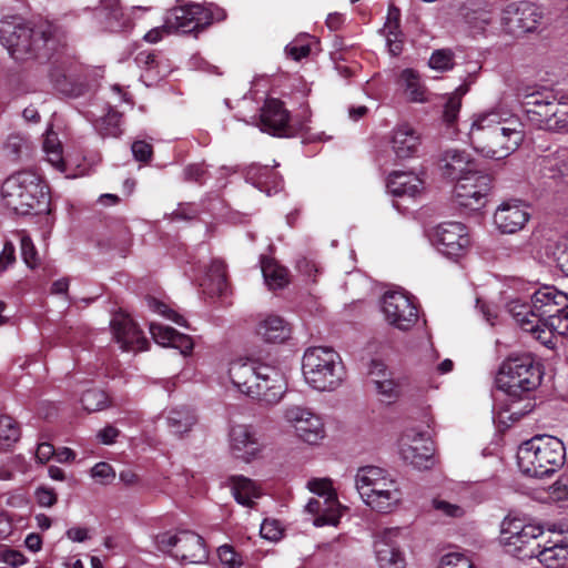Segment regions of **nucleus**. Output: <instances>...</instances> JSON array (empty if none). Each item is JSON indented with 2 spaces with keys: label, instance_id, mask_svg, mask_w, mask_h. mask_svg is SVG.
<instances>
[{
  "label": "nucleus",
  "instance_id": "6e6d98bb",
  "mask_svg": "<svg viewBox=\"0 0 568 568\" xmlns=\"http://www.w3.org/2000/svg\"><path fill=\"white\" fill-rule=\"evenodd\" d=\"M36 503L43 508H51L58 503V494L53 488L39 486L34 490Z\"/></svg>",
  "mask_w": 568,
  "mask_h": 568
},
{
  "label": "nucleus",
  "instance_id": "a211bd4d",
  "mask_svg": "<svg viewBox=\"0 0 568 568\" xmlns=\"http://www.w3.org/2000/svg\"><path fill=\"white\" fill-rule=\"evenodd\" d=\"M402 458L413 467L423 470L434 466V447L432 442L422 434L407 433L399 440Z\"/></svg>",
  "mask_w": 568,
  "mask_h": 568
},
{
  "label": "nucleus",
  "instance_id": "4d7b16f0",
  "mask_svg": "<svg viewBox=\"0 0 568 568\" xmlns=\"http://www.w3.org/2000/svg\"><path fill=\"white\" fill-rule=\"evenodd\" d=\"M531 333L536 339H538L542 345H545L549 349H554L556 346V336L555 332L556 329L549 326H545L542 323H538V327L534 331H528Z\"/></svg>",
  "mask_w": 568,
  "mask_h": 568
},
{
  "label": "nucleus",
  "instance_id": "a878e982",
  "mask_svg": "<svg viewBox=\"0 0 568 568\" xmlns=\"http://www.w3.org/2000/svg\"><path fill=\"white\" fill-rule=\"evenodd\" d=\"M439 168L443 174L449 179L458 180L463 175L476 171L475 163L466 151L446 150L439 159Z\"/></svg>",
  "mask_w": 568,
  "mask_h": 568
},
{
  "label": "nucleus",
  "instance_id": "393cba45",
  "mask_svg": "<svg viewBox=\"0 0 568 568\" xmlns=\"http://www.w3.org/2000/svg\"><path fill=\"white\" fill-rule=\"evenodd\" d=\"M536 558L547 568L564 567L568 562V537L556 534L542 540Z\"/></svg>",
  "mask_w": 568,
  "mask_h": 568
},
{
  "label": "nucleus",
  "instance_id": "de8ad7c7",
  "mask_svg": "<svg viewBox=\"0 0 568 568\" xmlns=\"http://www.w3.org/2000/svg\"><path fill=\"white\" fill-rule=\"evenodd\" d=\"M556 114L551 116L549 131H568V99L562 97L557 99Z\"/></svg>",
  "mask_w": 568,
  "mask_h": 568
},
{
  "label": "nucleus",
  "instance_id": "4468645a",
  "mask_svg": "<svg viewBox=\"0 0 568 568\" xmlns=\"http://www.w3.org/2000/svg\"><path fill=\"white\" fill-rule=\"evenodd\" d=\"M542 19V11L531 2L510 3L501 12L504 30L514 36L535 31Z\"/></svg>",
  "mask_w": 568,
  "mask_h": 568
},
{
  "label": "nucleus",
  "instance_id": "20e7f679",
  "mask_svg": "<svg viewBox=\"0 0 568 568\" xmlns=\"http://www.w3.org/2000/svg\"><path fill=\"white\" fill-rule=\"evenodd\" d=\"M3 205L19 215L50 212V196L41 178L31 171H20L4 180L1 186Z\"/></svg>",
  "mask_w": 568,
  "mask_h": 568
},
{
  "label": "nucleus",
  "instance_id": "c9c22d12",
  "mask_svg": "<svg viewBox=\"0 0 568 568\" xmlns=\"http://www.w3.org/2000/svg\"><path fill=\"white\" fill-rule=\"evenodd\" d=\"M196 423V416L187 407L181 406L169 410L166 416V425L170 430L178 436L191 430Z\"/></svg>",
  "mask_w": 568,
  "mask_h": 568
},
{
  "label": "nucleus",
  "instance_id": "6e6552de",
  "mask_svg": "<svg viewBox=\"0 0 568 568\" xmlns=\"http://www.w3.org/2000/svg\"><path fill=\"white\" fill-rule=\"evenodd\" d=\"M540 538H544V529L539 525L511 516L501 521L500 542L508 554L520 560L536 558L541 548Z\"/></svg>",
  "mask_w": 568,
  "mask_h": 568
},
{
  "label": "nucleus",
  "instance_id": "79ce46f5",
  "mask_svg": "<svg viewBox=\"0 0 568 568\" xmlns=\"http://www.w3.org/2000/svg\"><path fill=\"white\" fill-rule=\"evenodd\" d=\"M121 113L109 109L108 113L100 118L97 122V128L103 136H119L122 133L121 130Z\"/></svg>",
  "mask_w": 568,
  "mask_h": 568
},
{
  "label": "nucleus",
  "instance_id": "2f4dec72",
  "mask_svg": "<svg viewBox=\"0 0 568 568\" xmlns=\"http://www.w3.org/2000/svg\"><path fill=\"white\" fill-rule=\"evenodd\" d=\"M260 365L254 361H233L229 367L231 382L239 390L245 394V388L250 387L255 381Z\"/></svg>",
  "mask_w": 568,
  "mask_h": 568
},
{
  "label": "nucleus",
  "instance_id": "680f3d73",
  "mask_svg": "<svg viewBox=\"0 0 568 568\" xmlns=\"http://www.w3.org/2000/svg\"><path fill=\"white\" fill-rule=\"evenodd\" d=\"M91 476L101 484H109L115 478V473L110 464L100 462L92 467Z\"/></svg>",
  "mask_w": 568,
  "mask_h": 568
},
{
  "label": "nucleus",
  "instance_id": "39448f33",
  "mask_svg": "<svg viewBox=\"0 0 568 568\" xmlns=\"http://www.w3.org/2000/svg\"><path fill=\"white\" fill-rule=\"evenodd\" d=\"M355 487L365 505L377 513L394 511L403 499L397 480L376 466L361 467L355 475Z\"/></svg>",
  "mask_w": 568,
  "mask_h": 568
},
{
  "label": "nucleus",
  "instance_id": "b1692460",
  "mask_svg": "<svg viewBox=\"0 0 568 568\" xmlns=\"http://www.w3.org/2000/svg\"><path fill=\"white\" fill-rule=\"evenodd\" d=\"M420 134L408 123L395 126L390 132L389 144L397 159L413 158L420 145Z\"/></svg>",
  "mask_w": 568,
  "mask_h": 568
},
{
  "label": "nucleus",
  "instance_id": "f3484780",
  "mask_svg": "<svg viewBox=\"0 0 568 568\" xmlns=\"http://www.w3.org/2000/svg\"><path fill=\"white\" fill-rule=\"evenodd\" d=\"M164 17L165 28H171L173 32L190 33L207 27V16L200 3L175 6L168 10Z\"/></svg>",
  "mask_w": 568,
  "mask_h": 568
},
{
  "label": "nucleus",
  "instance_id": "a19ab883",
  "mask_svg": "<svg viewBox=\"0 0 568 568\" xmlns=\"http://www.w3.org/2000/svg\"><path fill=\"white\" fill-rule=\"evenodd\" d=\"M405 92L412 102H424L426 89L420 83L419 75L412 69H405L400 74Z\"/></svg>",
  "mask_w": 568,
  "mask_h": 568
},
{
  "label": "nucleus",
  "instance_id": "4be33fe9",
  "mask_svg": "<svg viewBox=\"0 0 568 568\" xmlns=\"http://www.w3.org/2000/svg\"><path fill=\"white\" fill-rule=\"evenodd\" d=\"M397 528L385 529L375 537L374 552L379 568H404L405 559L400 552L396 537Z\"/></svg>",
  "mask_w": 568,
  "mask_h": 568
},
{
  "label": "nucleus",
  "instance_id": "37998d69",
  "mask_svg": "<svg viewBox=\"0 0 568 568\" xmlns=\"http://www.w3.org/2000/svg\"><path fill=\"white\" fill-rule=\"evenodd\" d=\"M81 404L87 412L93 413L106 408L110 400L104 390L91 388L83 393Z\"/></svg>",
  "mask_w": 568,
  "mask_h": 568
},
{
  "label": "nucleus",
  "instance_id": "e2e57ef3",
  "mask_svg": "<svg viewBox=\"0 0 568 568\" xmlns=\"http://www.w3.org/2000/svg\"><path fill=\"white\" fill-rule=\"evenodd\" d=\"M21 254L29 267L34 268L38 265L37 251L29 236H22L21 239Z\"/></svg>",
  "mask_w": 568,
  "mask_h": 568
},
{
  "label": "nucleus",
  "instance_id": "ddd939ff",
  "mask_svg": "<svg viewBox=\"0 0 568 568\" xmlns=\"http://www.w3.org/2000/svg\"><path fill=\"white\" fill-rule=\"evenodd\" d=\"M229 448L234 458L248 464L262 457L265 445L253 425L234 424L229 430Z\"/></svg>",
  "mask_w": 568,
  "mask_h": 568
},
{
  "label": "nucleus",
  "instance_id": "603ef678",
  "mask_svg": "<svg viewBox=\"0 0 568 568\" xmlns=\"http://www.w3.org/2000/svg\"><path fill=\"white\" fill-rule=\"evenodd\" d=\"M209 277L215 284V292L221 294L226 290L225 264L222 261L212 262Z\"/></svg>",
  "mask_w": 568,
  "mask_h": 568
},
{
  "label": "nucleus",
  "instance_id": "ea45409f",
  "mask_svg": "<svg viewBox=\"0 0 568 568\" xmlns=\"http://www.w3.org/2000/svg\"><path fill=\"white\" fill-rule=\"evenodd\" d=\"M21 432L18 423L7 415L0 416V452L8 450L20 439Z\"/></svg>",
  "mask_w": 568,
  "mask_h": 568
},
{
  "label": "nucleus",
  "instance_id": "c03bdc74",
  "mask_svg": "<svg viewBox=\"0 0 568 568\" xmlns=\"http://www.w3.org/2000/svg\"><path fill=\"white\" fill-rule=\"evenodd\" d=\"M467 90L466 85H460L447 98L444 105L443 119L448 125H452L456 121L462 108V98Z\"/></svg>",
  "mask_w": 568,
  "mask_h": 568
},
{
  "label": "nucleus",
  "instance_id": "4c0bfd02",
  "mask_svg": "<svg viewBox=\"0 0 568 568\" xmlns=\"http://www.w3.org/2000/svg\"><path fill=\"white\" fill-rule=\"evenodd\" d=\"M542 173L546 178L559 180L568 185V152L545 158Z\"/></svg>",
  "mask_w": 568,
  "mask_h": 568
},
{
  "label": "nucleus",
  "instance_id": "473e14b6",
  "mask_svg": "<svg viewBox=\"0 0 568 568\" xmlns=\"http://www.w3.org/2000/svg\"><path fill=\"white\" fill-rule=\"evenodd\" d=\"M235 500L246 507H253L254 499L261 496L256 484L242 475L231 476L227 480Z\"/></svg>",
  "mask_w": 568,
  "mask_h": 568
},
{
  "label": "nucleus",
  "instance_id": "2eb2a0df",
  "mask_svg": "<svg viewBox=\"0 0 568 568\" xmlns=\"http://www.w3.org/2000/svg\"><path fill=\"white\" fill-rule=\"evenodd\" d=\"M285 420L294 428L296 436L303 442L315 445L325 437L324 423L321 416L302 406H291L284 412Z\"/></svg>",
  "mask_w": 568,
  "mask_h": 568
},
{
  "label": "nucleus",
  "instance_id": "f257e3e1",
  "mask_svg": "<svg viewBox=\"0 0 568 568\" xmlns=\"http://www.w3.org/2000/svg\"><path fill=\"white\" fill-rule=\"evenodd\" d=\"M541 365L531 354L509 356L500 365L496 385L504 395L500 399V412L507 413V418L516 422L532 412L535 400L531 392L541 383Z\"/></svg>",
  "mask_w": 568,
  "mask_h": 568
},
{
  "label": "nucleus",
  "instance_id": "aec40b11",
  "mask_svg": "<svg viewBox=\"0 0 568 568\" xmlns=\"http://www.w3.org/2000/svg\"><path fill=\"white\" fill-rule=\"evenodd\" d=\"M529 219V207L520 200L503 202L494 214L497 229L507 234L520 231Z\"/></svg>",
  "mask_w": 568,
  "mask_h": 568
},
{
  "label": "nucleus",
  "instance_id": "864d4df0",
  "mask_svg": "<svg viewBox=\"0 0 568 568\" xmlns=\"http://www.w3.org/2000/svg\"><path fill=\"white\" fill-rule=\"evenodd\" d=\"M175 332H176V329H174L170 326H164V325L156 324V323L150 324V333H151L153 339L162 346L171 345Z\"/></svg>",
  "mask_w": 568,
  "mask_h": 568
},
{
  "label": "nucleus",
  "instance_id": "f8f14e48",
  "mask_svg": "<svg viewBox=\"0 0 568 568\" xmlns=\"http://www.w3.org/2000/svg\"><path fill=\"white\" fill-rule=\"evenodd\" d=\"M437 250L449 258L463 257L470 246V237L466 225L459 222H444L437 225L432 234Z\"/></svg>",
  "mask_w": 568,
  "mask_h": 568
},
{
  "label": "nucleus",
  "instance_id": "c756f323",
  "mask_svg": "<svg viewBox=\"0 0 568 568\" xmlns=\"http://www.w3.org/2000/svg\"><path fill=\"white\" fill-rule=\"evenodd\" d=\"M245 180L268 195L282 187L281 176L267 165H248L245 170Z\"/></svg>",
  "mask_w": 568,
  "mask_h": 568
},
{
  "label": "nucleus",
  "instance_id": "9d476101",
  "mask_svg": "<svg viewBox=\"0 0 568 568\" xmlns=\"http://www.w3.org/2000/svg\"><path fill=\"white\" fill-rule=\"evenodd\" d=\"M382 312L385 321L399 331H409L418 321L417 305L399 291H388L383 295Z\"/></svg>",
  "mask_w": 568,
  "mask_h": 568
},
{
  "label": "nucleus",
  "instance_id": "c85d7f7f",
  "mask_svg": "<svg viewBox=\"0 0 568 568\" xmlns=\"http://www.w3.org/2000/svg\"><path fill=\"white\" fill-rule=\"evenodd\" d=\"M178 541V549L174 551L175 558L190 564H200L206 559L207 552L200 535L190 530H181V538Z\"/></svg>",
  "mask_w": 568,
  "mask_h": 568
},
{
  "label": "nucleus",
  "instance_id": "3c124183",
  "mask_svg": "<svg viewBox=\"0 0 568 568\" xmlns=\"http://www.w3.org/2000/svg\"><path fill=\"white\" fill-rule=\"evenodd\" d=\"M428 64L432 69L447 71L453 69L454 59L449 50H436L429 58Z\"/></svg>",
  "mask_w": 568,
  "mask_h": 568
},
{
  "label": "nucleus",
  "instance_id": "13d9d810",
  "mask_svg": "<svg viewBox=\"0 0 568 568\" xmlns=\"http://www.w3.org/2000/svg\"><path fill=\"white\" fill-rule=\"evenodd\" d=\"M438 568H475V566L466 556L454 552L445 555Z\"/></svg>",
  "mask_w": 568,
  "mask_h": 568
},
{
  "label": "nucleus",
  "instance_id": "69168bd1",
  "mask_svg": "<svg viewBox=\"0 0 568 568\" xmlns=\"http://www.w3.org/2000/svg\"><path fill=\"white\" fill-rule=\"evenodd\" d=\"M0 560L13 567L26 562V558L20 551L8 549L2 545H0Z\"/></svg>",
  "mask_w": 568,
  "mask_h": 568
},
{
  "label": "nucleus",
  "instance_id": "cd10ccee",
  "mask_svg": "<svg viewBox=\"0 0 568 568\" xmlns=\"http://www.w3.org/2000/svg\"><path fill=\"white\" fill-rule=\"evenodd\" d=\"M305 510L316 515L314 525L322 527L325 525L336 526L341 518L339 504L336 496L327 495L324 498H312L305 506Z\"/></svg>",
  "mask_w": 568,
  "mask_h": 568
},
{
  "label": "nucleus",
  "instance_id": "09e8293b",
  "mask_svg": "<svg viewBox=\"0 0 568 568\" xmlns=\"http://www.w3.org/2000/svg\"><path fill=\"white\" fill-rule=\"evenodd\" d=\"M375 390L379 399L388 404L399 396V387L393 377L383 381L376 379Z\"/></svg>",
  "mask_w": 568,
  "mask_h": 568
},
{
  "label": "nucleus",
  "instance_id": "a18cd8bd",
  "mask_svg": "<svg viewBox=\"0 0 568 568\" xmlns=\"http://www.w3.org/2000/svg\"><path fill=\"white\" fill-rule=\"evenodd\" d=\"M285 52L295 61L306 58L311 52L310 36L303 34L295 38L285 47Z\"/></svg>",
  "mask_w": 568,
  "mask_h": 568
},
{
  "label": "nucleus",
  "instance_id": "9b49d317",
  "mask_svg": "<svg viewBox=\"0 0 568 568\" xmlns=\"http://www.w3.org/2000/svg\"><path fill=\"white\" fill-rule=\"evenodd\" d=\"M491 187L489 174L478 170L463 175L454 189L455 201L459 206L477 211L485 205V199Z\"/></svg>",
  "mask_w": 568,
  "mask_h": 568
},
{
  "label": "nucleus",
  "instance_id": "8fccbe9b",
  "mask_svg": "<svg viewBox=\"0 0 568 568\" xmlns=\"http://www.w3.org/2000/svg\"><path fill=\"white\" fill-rule=\"evenodd\" d=\"M181 538V531L171 532L164 531L160 532L154 537L155 547L163 552H169L174 557V551L178 549L179 541Z\"/></svg>",
  "mask_w": 568,
  "mask_h": 568
},
{
  "label": "nucleus",
  "instance_id": "0eeeda50",
  "mask_svg": "<svg viewBox=\"0 0 568 568\" xmlns=\"http://www.w3.org/2000/svg\"><path fill=\"white\" fill-rule=\"evenodd\" d=\"M306 383L314 389L331 392L343 382L344 368L339 355L329 347H310L302 361Z\"/></svg>",
  "mask_w": 568,
  "mask_h": 568
},
{
  "label": "nucleus",
  "instance_id": "774afa93",
  "mask_svg": "<svg viewBox=\"0 0 568 568\" xmlns=\"http://www.w3.org/2000/svg\"><path fill=\"white\" fill-rule=\"evenodd\" d=\"M308 489L318 495L321 498H324L327 495L336 496L332 490V484L327 479H313L310 480L307 484Z\"/></svg>",
  "mask_w": 568,
  "mask_h": 568
},
{
  "label": "nucleus",
  "instance_id": "f704fd0d",
  "mask_svg": "<svg viewBox=\"0 0 568 568\" xmlns=\"http://www.w3.org/2000/svg\"><path fill=\"white\" fill-rule=\"evenodd\" d=\"M508 312L514 317L516 323L525 331H534L538 327L540 318L534 310V303L530 304L521 302L520 300H513L507 305Z\"/></svg>",
  "mask_w": 568,
  "mask_h": 568
},
{
  "label": "nucleus",
  "instance_id": "7ed1b4c3",
  "mask_svg": "<svg viewBox=\"0 0 568 568\" xmlns=\"http://www.w3.org/2000/svg\"><path fill=\"white\" fill-rule=\"evenodd\" d=\"M58 29L45 21L36 26L17 18L0 21V40L17 61L48 58L58 44Z\"/></svg>",
  "mask_w": 568,
  "mask_h": 568
},
{
  "label": "nucleus",
  "instance_id": "dca6fc26",
  "mask_svg": "<svg viewBox=\"0 0 568 568\" xmlns=\"http://www.w3.org/2000/svg\"><path fill=\"white\" fill-rule=\"evenodd\" d=\"M557 97L552 91H534L524 95L523 108L528 121L538 129H550L551 116L556 114Z\"/></svg>",
  "mask_w": 568,
  "mask_h": 568
},
{
  "label": "nucleus",
  "instance_id": "423d86ee",
  "mask_svg": "<svg viewBox=\"0 0 568 568\" xmlns=\"http://www.w3.org/2000/svg\"><path fill=\"white\" fill-rule=\"evenodd\" d=\"M565 447L552 436H536L525 442L518 449L519 469L530 477H545L564 465Z\"/></svg>",
  "mask_w": 568,
  "mask_h": 568
},
{
  "label": "nucleus",
  "instance_id": "f03ea898",
  "mask_svg": "<svg viewBox=\"0 0 568 568\" xmlns=\"http://www.w3.org/2000/svg\"><path fill=\"white\" fill-rule=\"evenodd\" d=\"M507 113L490 110L474 115L469 141L476 152L485 158L501 160L518 149L524 140L520 123L505 116Z\"/></svg>",
  "mask_w": 568,
  "mask_h": 568
},
{
  "label": "nucleus",
  "instance_id": "bb28decb",
  "mask_svg": "<svg viewBox=\"0 0 568 568\" xmlns=\"http://www.w3.org/2000/svg\"><path fill=\"white\" fill-rule=\"evenodd\" d=\"M255 333L265 343L280 344L291 337L292 327L283 317L270 314L257 322Z\"/></svg>",
  "mask_w": 568,
  "mask_h": 568
},
{
  "label": "nucleus",
  "instance_id": "7c9ffc66",
  "mask_svg": "<svg viewBox=\"0 0 568 568\" xmlns=\"http://www.w3.org/2000/svg\"><path fill=\"white\" fill-rule=\"evenodd\" d=\"M94 18L109 31H119L125 27L126 20L118 0H101L94 9Z\"/></svg>",
  "mask_w": 568,
  "mask_h": 568
},
{
  "label": "nucleus",
  "instance_id": "5701e85b",
  "mask_svg": "<svg viewBox=\"0 0 568 568\" xmlns=\"http://www.w3.org/2000/svg\"><path fill=\"white\" fill-rule=\"evenodd\" d=\"M290 114L277 99H268L261 109L260 125L263 132L275 136H290Z\"/></svg>",
  "mask_w": 568,
  "mask_h": 568
},
{
  "label": "nucleus",
  "instance_id": "0e129e2a",
  "mask_svg": "<svg viewBox=\"0 0 568 568\" xmlns=\"http://www.w3.org/2000/svg\"><path fill=\"white\" fill-rule=\"evenodd\" d=\"M132 154L136 161L148 162L151 160L153 154L152 145L145 141H135L131 146Z\"/></svg>",
  "mask_w": 568,
  "mask_h": 568
},
{
  "label": "nucleus",
  "instance_id": "052dcab7",
  "mask_svg": "<svg viewBox=\"0 0 568 568\" xmlns=\"http://www.w3.org/2000/svg\"><path fill=\"white\" fill-rule=\"evenodd\" d=\"M433 506L440 514H443L447 517H452V518H460L465 514L464 508L460 507L459 505L452 504L449 501L442 500V499H434Z\"/></svg>",
  "mask_w": 568,
  "mask_h": 568
},
{
  "label": "nucleus",
  "instance_id": "1a4fd4ad",
  "mask_svg": "<svg viewBox=\"0 0 568 568\" xmlns=\"http://www.w3.org/2000/svg\"><path fill=\"white\" fill-rule=\"evenodd\" d=\"M532 303L540 323L560 335L568 332V294L555 286H542L534 293Z\"/></svg>",
  "mask_w": 568,
  "mask_h": 568
},
{
  "label": "nucleus",
  "instance_id": "58836bf2",
  "mask_svg": "<svg viewBox=\"0 0 568 568\" xmlns=\"http://www.w3.org/2000/svg\"><path fill=\"white\" fill-rule=\"evenodd\" d=\"M463 17L473 33L484 32L493 20L491 12L481 7H464Z\"/></svg>",
  "mask_w": 568,
  "mask_h": 568
},
{
  "label": "nucleus",
  "instance_id": "e433bc0d",
  "mask_svg": "<svg viewBox=\"0 0 568 568\" xmlns=\"http://www.w3.org/2000/svg\"><path fill=\"white\" fill-rule=\"evenodd\" d=\"M261 270L264 281L271 290L283 288L290 282L288 271L273 258L263 256L261 260Z\"/></svg>",
  "mask_w": 568,
  "mask_h": 568
},
{
  "label": "nucleus",
  "instance_id": "bf43d9fd",
  "mask_svg": "<svg viewBox=\"0 0 568 568\" xmlns=\"http://www.w3.org/2000/svg\"><path fill=\"white\" fill-rule=\"evenodd\" d=\"M400 30V11L395 6H389L386 21L382 29L384 36H392L394 32H398Z\"/></svg>",
  "mask_w": 568,
  "mask_h": 568
},
{
  "label": "nucleus",
  "instance_id": "6ab92c4d",
  "mask_svg": "<svg viewBox=\"0 0 568 568\" xmlns=\"http://www.w3.org/2000/svg\"><path fill=\"white\" fill-rule=\"evenodd\" d=\"M245 394L267 404L278 402L282 397L283 389L276 369L265 364L260 365L257 376L252 385L245 388Z\"/></svg>",
  "mask_w": 568,
  "mask_h": 568
},
{
  "label": "nucleus",
  "instance_id": "5fc2aeb1",
  "mask_svg": "<svg viewBox=\"0 0 568 568\" xmlns=\"http://www.w3.org/2000/svg\"><path fill=\"white\" fill-rule=\"evenodd\" d=\"M217 555L221 564L227 568H241L243 565L242 557L229 545L219 547Z\"/></svg>",
  "mask_w": 568,
  "mask_h": 568
},
{
  "label": "nucleus",
  "instance_id": "412c9836",
  "mask_svg": "<svg viewBox=\"0 0 568 568\" xmlns=\"http://www.w3.org/2000/svg\"><path fill=\"white\" fill-rule=\"evenodd\" d=\"M111 328L123 351L140 352L148 348V339L129 315L116 314L111 321Z\"/></svg>",
  "mask_w": 568,
  "mask_h": 568
},
{
  "label": "nucleus",
  "instance_id": "72a5a7b5",
  "mask_svg": "<svg viewBox=\"0 0 568 568\" xmlns=\"http://www.w3.org/2000/svg\"><path fill=\"white\" fill-rule=\"evenodd\" d=\"M423 182L413 174L393 172L389 174L387 187L395 196H416L422 190Z\"/></svg>",
  "mask_w": 568,
  "mask_h": 568
},
{
  "label": "nucleus",
  "instance_id": "338daca9",
  "mask_svg": "<svg viewBox=\"0 0 568 568\" xmlns=\"http://www.w3.org/2000/svg\"><path fill=\"white\" fill-rule=\"evenodd\" d=\"M368 375L374 387L376 386V379L383 381L392 377V373L387 369L385 364L378 361H372Z\"/></svg>",
  "mask_w": 568,
  "mask_h": 568
},
{
  "label": "nucleus",
  "instance_id": "49530a36",
  "mask_svg": "<svg viewBox=\"0 0 568 568\" xmlns=\"http://www.w3.org/2000/svg\"><path fill=\"white\" fill-rule=\"evenodd\" d=\"M148 307L163 317L174 322L180 326H185V320L182 315L178 314L174 310L170 308L165 303L159 301L155 297L149 296L146 297Z\"/></svg>",
  "mask_w": 568,
  "mask_h": 568
}]
</instances>
